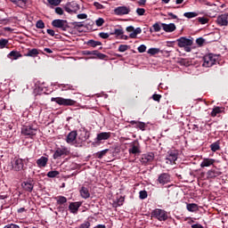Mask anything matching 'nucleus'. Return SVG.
Masks as SVG:
<instances>
[{"label": "nucleus", "mask_w": 228, "mask_h": 228, "mask_svg": "<svg viewBox=\"0 0 228 228\" xmlns=\"http://www.w3.org/2000/svg\"><path fill=\"white\" fill-rule=\"evenodd\" d=\"M151 216L159 220V222H167L168 220V213L161 208L152 210Z\"/></svg>", "instance_id": "f257e3e1"}, {"label": "nucleus", "mask_w": 228, "mask_h": 228, "mask_svg": "<svg viewBox=\"0 0 228 228\" xmlns=\"http://www.w3.org/2000/svg\"><path fill=\"white\" fill-rule=\"evenodd\" d=\"M216 60H218V55L216 54H213V53H208L206 54L203 57V67H213V65H215V63H216Z\"/></svg>", "instance_id": "f03ea898"}, {"label": "nucleus", "mask_w": 228, "mask_h": 228, "mask_svg": "<svg viewBox=\"0 0 228 228\" xmlns=\"http://www.w3.org/2000/svg\"><path fill=\"white\" fill-rule=\"evenodd\" d=\"M177 158H179V151L176 150H171L167 152L166 157V163L167 165H174V163L177 161Z\"/></svg>", "instance_id": "7ed1b4c3"}, {"label": "nucleus", "mask_w": 228, "mask_h": 228, "mask_svg": "<svg viewBox=\"0 0 228 228\" xmlns=\"http://www.w3.org/2000/svg\"><path fill=\"white\" fill-rule=\"evenodd\" d=\"M65 12H68V13H77L80 10V5L76 1L69 2L67 4V5L64 7Z\"/></svg>", "instance_id": "20e7f679"}, {"label": "nucleus", "mask_w": 228, "mask_h": 228, "mask_svg": "<svg viewBox=\"0 0 228 228\" xmlns=\"http://www.w3.org/2000/svg\"><path fill=\"white\" fill-rule=\"evenodd\" d=\"M37 128H33L31 126H24L21 128V134H24V136H35L37 134Z\"/></svg>", "instance_id": "39448f33"}, {"label": "nucleus", "mask_w": 228, "mask_h": 228, "mask_svg": "<svg viewBox=\"0 0 228 228\" xmlns=\"http://www.w3.org/2000/svg\"><path fill=\"white\" fill-rule=\"evenodd\" d=\"M178 47H186L188 45H193V39H189L187 37H182L176 39Z\"/></svg>", "instance_id": "423d86ee"}, {"label": "nucleus", "mask_w": 228, "mask_h": 228, "mask_svg": "<svg viewBox=\"0 0 228 228\" xmlns=\"http://www.w3.org/2000/svg\"><path fill=\"white\" fill-rule=\"evenodd\" d=\"M157 181L159 184L165 186V184H168V183H170V175L168 173H162L159 175Z\"/></svg>", "instance_id": "0eeeda50"}, {"label": "nucleus", "mask_w": 228, "mask_h": 228, "mask_svg": "<svg viewBox=\"0 0 228 228\" xmlns=\"http://www.w3.org/2000/svg\"><path fill=\"white\" fill-rule=\"evenodd\" d=\"M126 29L127 33H131L129 35V38H136V37L142 33L141 28H136L134 29V27L129 26V27H126Z\"/></svg>", "instance_id": "6e6552de"}, {"label": "nucleus", "mask_w": 228, "mask_h": 228, "mask_svg": "<svg viewBox=\"0 0 228 228\" xmlns=\"http://www.w3.org/2000/svg\"><path fill=\"white\" fill-rule=\"evenodd\" d=\"M80 206H83V202L81 201L70 202L69 206V209L70 213H72L73 215H77Z\"/></svg>", "instance_id": "1a4fd4ad"}, {"label": "nucleus", "mask_w": 228, "mask_h": 228, "mask_svg": "<svg viewBox=\"0 0 228 228\" xmlns=\"http://www.w3.org/2000/svg\"><path fill=\"white\" fill-rule=\"evenodd\" d=\"M58 104L60 106H74L76 104V101L72 99H65L62 97H58Z\"/></svg>", "instance_id": "9d476101"}, {"label": "nucleus", "mask_w": 228, "mask_h": 228, "mask_svg": "<svg viewBox=\"0 0 228 228\" xmlns=\"http://www.w3.org/2000/svg\"><path fill=\"white\" fill-rule=\"evenodd\" d=\"M154 161V153L150 152L147 154H142L141 158V163L146 165V163H152Z\"/></svg>", "instance_id": "9b49d317"}, {"label": "nucleus", "mask_w": 228, "mask_h": 228, "mask_svg": "<svg viewBox=\"0 0 228 228\" xmlns=\"http://www.w3.org/2000/svg\"><path fill=\"white\" fill-rule=\"evenodd\" d=\"M76 138H77V131L73 130L69 132V134L67 135L66 142L70 145H74V142H76Z\"/></svg>", "instance_id": "f8f14e48"}, {"label": "nucleus", "mask_w": 228, "mask_h": 228, "mask_svg": "<svg viewBox=\"0 0 228 228\" xmlns=\"http://www.w3.org/2000/svg\"><path fill=\"white\" fill-rule=\"evenodd\" d=\"M109 138H111V133L102 132L97 134L95 142H96V143H100V142H102V140H109Z\"/></svg>", "instance_id": "ddd939ff"}, {"label": "nucleus", "mask_w": 228, "mask_h": 228, "mask_svg": "<svg viewBox=\"0 0 228 228\" xmlns=\"http://www.w3.org/2000/svg\"><path fill=\"white\" fill-rule=\"evenodd\" d=\"M12 168L16 172H20L24 168V162L21 159H15L14 163L12 164Z\"/></svg>", "instance_id": "4468645a"}, {"label": "nucleus", "mask_w": 228, "mask_h": 228, "mask_svg": "<svg viewBox=\"0 0 228 228\" xmlns=\"http://www.w3.org/2000/svg\"><path fill=\"white\" fill-rule=\"evenodd\" d=\"M161 28L166 31V33H174L177 28L175 27V24L174 23H161Z\"/></svg>", "instance_id": "2eb2a0df"}, {"label": "nucleus", "mask_w": 228, "mask_h": 228, "mask_svg": "<svg viewBox=\"0 0 228 228\" xmlns=\"http://www.w3.org/2000/svg\"><path fill=\"white\" fill-rule=\"evenodd\" d=\"M129 12H131V10L126 6H119L114 10L116 15H127Z\"/></svg>", "instance_id": "dca6fc26"}, {"label": "nucleus", "mask_w": 228, "mask_h": 228, "mask_svg": "<svg viewBox=\"0 0 228 228\" xmlns=\"http://www.w3.org/2000/svg\"><path fill=\"white\" fill-rule=\"evenodd\" d=\"M69 22L66 20H58V29L61 31H69Z\"/></svg>", "instance_id": "f3484780"}, {"label": "nucleus", "mask_w": 228, "mask_h": 228, "mask_svg": "<svg viewBox=\"0 0 228 228\" xmlns=\"http://www.w3.org/2000/svg\"><path fill=\"white\" fill-rule=\"evenodd\" d=\"M228 15L221 14L217 17L216 22L219 26H227L228 25Z\"/></svg>", "instance_id": "a211bd4d"}, {"label": "nucleus", "mask_w": 228, "mask_h": 228, "mask_svg": "<svg viewBox=\"0 0 228 228\" xmlns=\"http://www.w3.org/2000/svg\"><path fill=\"white\" fill-rule=\"evenodd\" d=\"M48 161H49V159L47 157H41L37 160V166L39 168H45V167H47Z\"/></svg>", "instance_id": "6ab92c4d"}, {"label": "nucleus", "mask_w": 228, "mask_h": 228, "mask_svg": "<svg viewBox=\"0 0 228 228\" xmlns=\"http://www.w3.org/2000/svg\"><path fill=\"white\" fill-rule=\"evenodd\" d=\"M129 124H131V126H134V124H136L134 127L136 129H141V131H145V127H147V125L142 121L131 120L129 121Z\"/></svg>", "instance_id": "aec40b11"}, {"label": "nucleus", "mask_w": 228, "mask_h": 228, "mask_svg": "<svg viewBox=\"0 0 228 228\" xmlns=\"http://www.w3.org/2000/svg\"><path fill=\"white\" fill-rule=\"evenodd\" d=\"M79 193L82 199H90V191L88 190V188L82 186L79 190Z\"/></svg>", "instance_id": "412c9836"}, {"label": "nucleus", "mask_w": 228, "mask_h": 228, "mask_svg": "<svg viewBox=\"0 0 228 228\" xmlns=\"http://www.w3.org/2000/svg\"><path fill=\"white\" fill-rule=\"evenodd\" d=\"M218 175H222V172L215 169H210L207 173L208 179H215V177H218Z\"/></svg>", "instance_id": "4be33fe9"}, {"label": "nucleus", "mask_w": 228, "mask_h": 228, "mask_svg": "<svg viewBox=\"0 0 228 228\" xmlns=\"http://www.w3.org/2000/svg\"><path fill=\"white\" fill-rule=\"evenodd\" d=\"M128 152H129V154H134V155L140 154V152H142V151H140V144L134 142V143L132 144V148H130V149L128 150Z\"/></svg>", "instance_id": "5701e85b"}, {"label": "nucleus", "mask_w": 228, "mask_h": 228, "mask_svg": "<svg viewBox=\"0 0 228 228\" xmlns=\"http://www.w3.org/2000/svg\"><path fill=\"white\" fill-rule=\"evenodd\" d=\"M69 154H70V150H69V148L65 146H61V148H59V151H58L59 157L69 156Z\"/></svg>", "instance_id": "b1692460"}, {"label": "nucleus", "mask_w": 228, "mask_h": 228, "mask_svg": "<svg viewBox=\"0 0 228 228\" xmlns=\"http://www.w3.org/2000/svg\"><path fill=\"white\" fill-rule=\"evenodd\" d=\"M211 165H215V159H204L200 164L201 168L206 167H211Z\"/></svg>", "instance_id": "393cba45"}, {"label": "nucleus", "mask_w": 228, "mask_h": 228, "mask_svg": "<svg viewBox=\"0 0 228 228\" xmlns=\"http://www.w3.org/2000/svg\"><path fill=\"white\" fill-rule=\"evenodd\" d=\"M186 208L190 213H195V211H199V205L195 203H187Z\"/></svg>", "instance_id": "a878e982"}, {"label": "nucleus", "mask_w": 228, "mask_h": 228, "mask_svg": "<svg viewBox=\"0 0 228 228\" xmlns=\"http://www.w3.org/2000/svg\"><path fill=\"white\" fill-rule=\"evenodd\" d=\"M8 58H11V60H19V58H22V54H20V52L12 51V52L8 54Z\"/></svg>", "instance_id": "bb28decb"}, {"label": "nucleus", "mask_w": 228, "mask_h": 228, "mask_svg": "<svg viewBox=\"0 0 228 228\" xmlns=\"http://www.w3.org/2000/svg\"><path fill=\"white\" fill-rule=\"evenodd\" d=\"M38 54H40V53L38 52V49L33 48L31 50H28V52L25 53V56L35 58L36 56H38Z\"/></svg>", "instance_id": "cd10ccee"}, {"label": "nucleus", "mask_w": 228, "mask_h": 228, "mask_svg": "<svg viewBox=\"0 0 228 228\" xmlns=\"http://www.w3.org/2000/svg\"><path fill=\"white\" fill-rule=\"evenodd\" d=\"M159 31H161V23L159 25V22H156L152 28H150V33H159Z\"/></svg>", "instance_id": "c85d7f7f"}, {"label": "nucleus", "mask_w": 228, "mask_h": 228, "mask_svg": "<svg viewBox=\"0 0 228 228\" xmlns=\"http://www.w3.org/2000/svg\"><path fill=\"white\" fill-rule=\"evenodd\" d=\"M22 187L25 190V191H29V192L33 191V188H34L33 183L29 182H24L22 183Z\"/></svg>", "instance_id": "c756f323"}, {"label": "nucleus", "mask_w": 228, "mask_h": 228, "mask_svg": "<svg viewBox=\"0 0 228 228\" xmlns=\"http://www.w3.org/2000/svg\"><path fill=\"white\" fill-rule=\"evenodd\" d=\"M107 152H110V149H105V150H102V151H98L94 153V156L98 159H102V157L106 156Z\"/></svg>", "instance_id": "7c9ffc66"}, {"label": "nucleus", "mask_w": 228, "mask_h": 228, "mask_svg": "<svg viewBox=\"0 0 228 228\" xmlns=\"http://www.w3.org/2000/svg\"><path fill=\"white\" fill-rule=\"evenodd\" d=\"M87 45H89V47H97V45H102V43L101 41L90 39L89 41H87Z\"/></svg>", "instance_id": "2f4dec72"}, {"label": "nucleus", "mask_w": 228, "mask_h": 228, "mask_svg": "<svg viewBox=\"0 0 228 228\" xmlns=\"http://www.w3.org/2000/svg\"><path fill=\"white\" fill-rule=\"evenodd\" d=\"M210 149L212 152H216V151H220V142H216L210 145Z\"/></svg>", "instance_id": "473e14b6"}, {"label": "nucleus", "mask_w": 228, "mask_h": 228, "mask_svg": "<svg viewBox=\"0 0 228 228\" xmlns=\"http://www.w3.org/2000/svg\"><path fill=\"white\" fill-rule=\"evenodd\" d=\"M220 113H222V108L216 107L211 112V117H216V115H220Z\"/></svg>", "instance_id": "72a5a7b5"}, {"label": "nucleus", "mask_w": 228, "mask_h": 228, "mask_svg": "<svg viewBox=\"0 0 228 228\" xmlns=\"http://www.w3.org/2000/svg\"><path fill=\"white\" fill-rule=\"evenodd\" d=\"M124 34V29H122V27L120 28L114 29V32L110 33V35H116V37H122Z\"/></svg>", "instance_id": "f704fd0d"}, {"label": "nucleus", "mask_w": 228, "mask_h": 228, "mask_svg": "<svg viewBox=\"0 0 228 228\" xmlns=\"http://www.w3.org/2000/svg\"><path fill=\"white\" fill-rule=\"evenodd\" d=\"M12 3L14 4H17V6H25L26 5V0H11Z\"/></svg>", "instance_id": "c9c22d12"}, {"label": "nucleus", "mask_w": 228, "mask_h": 228, "mask_svg": "<svg viewBox=\"0 0 228 228\" xmlns=\"http://www.w3.org/2000/svg\"><path fill=\"white\" fill-rule=\"evenodd\" d=\"M199 13L197 12H185L183 13V17H186V19H193L197 17Z\"/></svg>", "instance_id": "e433bc0d"}, {"label": "nucleus", "mask_w": 228, "mask_h": 228, "mask_svg": "<svg viewBox=\"0 0 228 228\" xmlns=\"http://www.w3.org/2000/svg\"><path fill=\"white\" fill-rule=\"evenodd\" d=\"M147 197H149L147 191H140L139 199H141V200H145V199H147Z\"/></svg>", "instance_id": "4c0bfd02"}, {"label": "nucleus", "mask_w": 228, "mask_h": 228, "mask_svg": "<svg viewBox=\"0 0 228 228\" xmlns=\"http://www.w3.org/2000/svg\"><path fill=\"white\" fill-rule=\"evenodd\" d=\"M127 49H129V45H120L118 46V51L119 53H126V51H127Z\"/></svg>", "instance_id": "58836bf2"}, {"label": "nucleus", "mask_w": 228, "mask_h": 228, "mask_svg": "<svg viewBox=\"0 0 228 228\" xmlns=\"http://www.w3.org/2000/svg\"><path fill=\"white\" fill-rule=\"evenodd\" d=\"M159 53V48H150L148 50V54H151V56H154V54H158Z\"/></svg>", "instance_id": "ea45409f"}, {"label": "nucleus", "mask_w": 228, "mask_h": 228, "mask_svg": "<svg viewBox=\"0 0 228 228\" xmlns=\"http://www.w3.org/2000/svg\"><path fill=\"white\" fill-rule=\"evenodd\" d=\"M36 28H38V29H44V28H45V24L42 20H39L37 21Z\"/></svg>", "instance_id": "a19ab883"}, {"label": "nucleus", "mask_w": 228, "mask_h": 228, "mask_svg": "<svg viewBox=\"0 0 228 228\" xmlns=\"http://www.w3.org/2000/svg\"><path fill=\"white\" fill-rule=\"evenodd\" d=\"M198 22H200V24H208V22H209V19L206 17H199Z\"/></svg>", "instance_id": "79ce46f5"}, {"label": "nucleus", "mask_w": 228, "mask_h": 228, "mask_svg": "<svg viewBox=\"0 0 228 228\" xmlns=\"http://www.w3.org/2000/svg\"><path fill=\"white\" fill-rule=\"evenodd\" d=\"M8 45L7 39H0V49H4Z\"/></svg>", "instance_id": "37998d69"}, {"label": "nucleus", "mask_w": 228, "mask_h": 228, "mask_svg": "<svg viewBox=\"0 0 228 228\" xmlns=\"http://www.w3.org/2000/svg\"><path fill=\"white\" fill-rule=\"evenodd\" d=\"M71 24L75 29H79V28H83V26H85L83 25V22H77V21L72 22Z\"/></svg>", "instance_id": "c03bdc74"}, {"label": "nucleus", "mask_w": 228, "mask_h": 228, "mask_svg": "<svg viewBox=\"0 0 228 228\" xmlns=\"http://www.w3.org/2000/svg\"><path fill=\"white\" fill-rule=\"evenodd\" d=\"M205 42H206V39H204L203 37H199L196 39V44L200 46L204 45Z\"/></svg>", "instance_id": "a18cd8bd"}, {"label": "nucleus", "mask_w": 228, "mask_h": 228, "mask_svg": "<svg viewBox=\"0 0 228 228\" xmlns=\"http://www.w3.org/2000/svg\"><path fill=\"white\" fill-rule=\"evenodd\" d=\"M95 24L98 28H101L104 24V19L99 18L98 20H95Z\"/></svg>", "instance_id": "49530a36"}, {"label": "nucleus", "mask_w": 228, "mask_h": 228, "mask_svg": "<svg viewBox=\"0 0 228 228\" xmlns=\"http://www.w3.org/2000/svg\"><path fill=\"white\" fill-rule=\"evenodd\" d=\"M56 175H58V171H49L47 173V177H50V178H54L56 177Z\"/></svg>", "instance_id": "de8ad7c7"}, {"label": "nucleus", "mask_w": 228, "mask_h": 228, "mask_svg": "<svg viewBox=\"0 0 228 228\" xmlns=\"http://www.w3.org/2000/svg\"><path fill=\"white\" fill-rule=\"evenodd\" d=\"M67 199L64 196L58 197V204H66Z\"/></svg>", "instance_id": "09e8293b"}, {"label": "nucleus", "mask_w": 228, "mask_h": 228, "mask_svg": "<svg viewBox=\"0 0 228 228\" xmlns=\"http://www.w3.org/2000/svg\"><path fill=\"white\" fill-rule=\"evenodd\" d=\"M48 4L53 8V6H58V0H47Z\"/></svg>", "instance_id": "8fccbe9b"}, {"label": "nucleus", "mask_w": 228, "mask_h": 228, "mask_svg": "<svg viewBox=\"0 0 228 228\" xmlns=\"http://www.w3.org/2000/svg\"><path fill=\"white\" fill-rule=\"evenodd\" d=\"M94 6H95L97 10H104V5H102V4H99V2H94Z\"/></svg>", "instance_id": "3c124183"}, {"label": "nucleus", "mask_w": 228, "mask_h": 228, "mask_svg": "<svg viewBox=\"0 0 228 228\" xmlns=\"http://www.w3.org/2000/svg\"><path fill=\"white\" fill-rule=\"evenodd\" d=\"M4 228H20V226H19V224H8L5 226H4Z\"/></svg>", "instance_id": "603ef678"}, {"label": "nucleus", "mask_w": 228, "mask_h": 228, "mask_svg": "<svg viewBox=\"0 0 228 228\" xmlns=\"http://www.w3.org/2000/svg\"><path fill=\"white\" fill-rule=\"evenodd\" d=\"M136 13L139 16L145 15V9H143V8H137L136 9Z\"/></svg>", "instance_id": "864d4df0"}, {"label": "nucleus", "mask_w": 228, "mask_h": 228, "mask_svg": "<svg viewBox=\"0 0 228 228\" xmlns=\"http://www.w3.org/2000/svg\"><path fill=\"white\" fill-rule=\"evenodd\" d=\"M152 99H153V101L159 102V101H161V94H154L152 95Z\"/></svg>", "instance_id": "5fc2aeb1"}, {"label": "nucleus", "mask_w": 228, "mask_h": 228, "mask_svg": "<svg viewBox=\"0 0 228 228\" xmlns=\"http://www.w3.org/2000/svg\"><path fill=\"white\" fill-rule=\"evenodd\" d=\"M137 51L139 53H145V51H147V46H145V45H141L138 48Z\"/></svg>", "instance_id": "6e6d98bb"}, {"label": "nucleus", "mask_w": 228, "mask_h": 228, "mask_svg": "<svg viewBox=\"0 0 228 228\" xmlns=\"http://www.w3.org/2000/svg\"><path fill=\"white\" fill-rule=\"evenodd\" d=\"M110 35H111V34H108V33H105V32H101L99 34V37L101 38H103L104 40H106V38H110Z\"/></svg>", "instance_id": "4d7b16f0"}, {"label": "nucleus", "mask_w": 228, "mask_h": 228, "mask_svg": "<svg viewBox=\"0 0 228 228\" xmlns=\"http://www.w3.org/2000/svg\"><path fill=\"white\" fill-rule=\"evenodd\" d=\"M96 58H98L99 60H106V58H108V55L98 52Z\"/></svg>", "instance_id": "13d9d810"}, {"label": "nucleus", "mask_w": 228, "mask_h": 228, "mask_svg": "<svg viewBox=\"0 0 228 228\" xmlns=\"http://www.w3.org/2000/svg\"><path fill=\"white\" fill-rule=\"evenodd\" d=\"M117 204L118 207L122 206L124 204V197H120L118 201Z\"/></svg>", "instance_id": "bf43d9fd"}, {"label": "nucleus", "mask_w": 228, "mask_h": 228, "mask_svg": "<svg viewBox=\"0 0 228 228\" xmlns=\"http://www.w3.org/2000/svg\"><path fill=\"white\" fill-rule=\"evenodd\" d=\"M77 19H87L88 15H86V13H81V14H77Z\"/></svg>", "instance_id": "052dcab7"}, {"label": "nucleus", "mask_w": 228, "mask_h": 228, "mask_svg": "<svg viewBox=\"0 0 228 228\" xmlns=\"http://www.w3.org/2000/svg\"><path fill=\"white\" fill-rule=\"evenodd\" d=\"M145 3H147V0H139V1L137 2V4H138L139 6H145Z\"/></svg>", "instance_id": "680f3d73"}, {"label": "nucleus", "mask_w": 228, "mask_h": 228, "mask_svg": "<svg viewBox=\"0 0 228 228\" xmlns=\"http://www.w3.org/2000/svg\"><path fill=\"white\" fill-rule=\"evenodd\" d=\"M0 199H1V200H4V199H8V194L1 193Z\"/></svg>", "instance_id": "e2e57ef3"}, {"label": "nucleus", "mask_w": 228, "mask_h": 228, "mask_svg": "<svg viewBox=\"0 0 228 228\" xmlns=\"http://www.w3.org/2000/svg\"><path fill=\"white\" fill-rule=\"evenodd\" d=\"M191 228H204V226H202V224H192Z\"/></svg>", "instance_id": "0e129e2a"}, {"label": "nucleus", "mask_w": 228, "mask_h": 228, "mask_svg": "<svg viewBox=\"0 0 228 228\" xmlns=\"http://www.w3.org/2000/svg\"><path fill=\"white\" fill-rule=\"evenodd\" d=\"M46 32L48 33V35H50V37H54V30L47 29Z\"/></svg>", "instance_id": "69168bd1"}, {"label": "nucleus", "mask_w": 228, "mask_h": 228, "mask_svg": "<svg viewBox=\"0 0 228 228\" xmlns=\"http://www.w3.org/2000/svg\"><path fill=\"white\" fill-rule=\"evenodd\" d=\"M167 15L172 19H177V15L174 14V12H168Z\"/></svg>", "instance_id": "338daca9"}, {"label": "nucleus", "mask_w": 228, "mask_h": 228, "mask_svg": "<svg viewBox=\"0 0 228 228\" xmlns=\"http://www.w3.org/2000/svg\"><path fill=\"white\" fill-rule=\"evenodd\" d=\"M94 228H106V225H104V224H98Z\"/></svg>", "instance_id": "774afa93"}]
</instances>
